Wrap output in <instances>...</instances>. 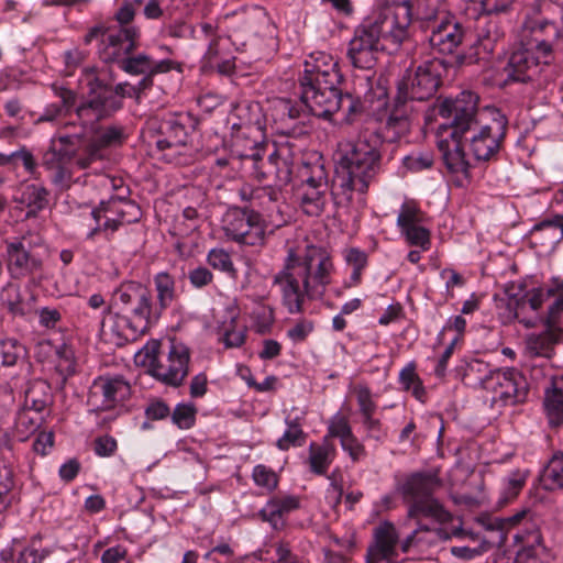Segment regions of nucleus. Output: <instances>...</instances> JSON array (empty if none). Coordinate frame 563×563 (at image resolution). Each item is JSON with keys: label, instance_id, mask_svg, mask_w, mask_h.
<instances>
[{"label": "nucleus", "instance_id": "1", "mask_svg": "<svg viewBox=\"0 0 563 563\" xmlns=\"http://www.w3.org/2000/svg\"><path fill=\"white\" fill-rule=\"evenodd\" d=\"M439 114L453 118L450 125L438 131V147L444 165L457 186L471 177V161L464 147L467 145L476 161L494 158L505 139L506 117L495 107H478V96L462 91L456 98H446L439 106Z\"/></svg>", "mask_w": 563, "mask_h": 563}, {"label": "nucleus", "instance_id": "2", "mask_svg": "<svg viewBox=\"0 0 563 563\" xmlns=\"http://www.w3.org/2000/svg\"><path fill=\"white\" fill-rule=\"evenodd\" d=\"M82 90L87 89V98L76 107V115L81 121L82 132L58 133L51 141V151L44 156V164L53 167L73 153L79 137H89L86 155L77 159L80 168H88L93 162L103 157L102 150L108 146L120 144L123 139V130L119 126H93V122L110 115L121 108V99L125 96L132 97L136 88L124 82L119 84L113 90L102 84L93 69H85L80 79Z\"/></svg>", "mask_w": 563, "mask_h": 563}, {"label": "nucleus", "instance_id": "3", "mask_svg": "<svg viewBox=\"0 0 563 563\" xmlns=\"http://www.w3.org/2000/svg\"><path fill=\"white\" fill-rule=\"evenodd\" d=\"M342 80L339 64L325 52H313L303 63V75L300 78V98L306 108L316 117L330 119L340 109L346 107L345 121L363 109L360 98L364 93L365 102L369 101V77L360 79L353 93L341 96L338 86Z\"/></svg>", "mask_w": 563, "mask_h": 563}, {"label": "nucleus", "instance_id": "4", "mask_svg": "<svg viewBox=\"0 0 563 563\" xmlns=\"http://www.w3.org/2000/svg\"><path fill=\"white\" fill-rule=\"evenodd\" d=\"M560 7H563V0H541L536 4L533 10L538 15H528L525 20L520 46L512 52L505 68L507 77L496 79V85L530 80L540 71L541 64L550 63L549 41L563 40V9H560L559 19L552 16Z\"/></svg>", "mask_w": 563, "mask_h": 563}, {"label": "nucleus", "instance_id": "5", "mask_svg": "<svg viewBox=\"0 0 563 563\" xmlns=\"http://www.w3.org/2000/svg\"><path fill=\"white\" fill-rule=\"evenodd\" d=\"M333 272L332 257L322 247L309 245L302 252L290 249L274 283L279 286L288 311L297 313L305 299H320L324 295Z\"/></svg>", "mask_w": 563, "mask_h": 563}, {"label": "nucleus", "instance_id": "6", "mask_svg": "<svg viewBox=\"0 0 563 563\" xmlns=\"http://www.w3.org/2000/svg\"><path fill=\"white\" fill-rule=\"evenodd\" d=\"M412 10L408 1L387 4L365 19L349 42L347 57L354 67L371 69L380 51L396 49L407 36Z\"/></svg>", "mask_w": 563, "mask_h": 563}, {"label": "nucleus", "instance_id": "7", "mask_svg": "<svg viewBox=\"0 0 563 563\" xmlns=\"http://www.w3.org/2000/svg\"><path fill=\"white\" fill-rule=\"evenodd\" d=\"M338 174L335 195L364 205V195L375 180L382 164V140L375 131H365L355 140L342 141L335 153Z\"/></svg>", "mask_w": 563, "mask_h": 563}, {"label": "nucleus", "instance_id": "8", "mask_svg": "<svg viewBox=\"0 0 563 563\" xmlns=\"http://www.w3.org/2000/svg\"><path fill=\"white\" fill-rule=\"evenodd\" d=\"M161 342L150 340L134 355V363L162 383L177 387L183 384L189 371L190 351L175 339L169 341L167 352L159 355Z\"/></svg>", "mask_w": 563, "mask_h": 563}, {"label": "nucleus", "instance_id": "9", "mask_svg": "<svg viewBox=\"0 0 563 563\" xmlns=\"http://www.w3.org/2000/svg\"><path fill=\"white\" fill-rule=\"evenodd\" d=\"M441 486L437 473H417L397 487L405 501L409 503V517L424 516L439 522H448L451 515L431 495Z\"/></svg>", "mask_w": 563, "mask_h": 563}, {"label": "nucleus", "instance_id": "10", "mask_svg": "<svg viewBox=\"0 0 563 563\" xmlns=\"http://www.w3.org/2000/svg\"><path fill=\"white\" fill-rule=\"evenodd\" d=\"M113 303L142 335L161 316V309L153 305L151 292L137 283L122 284L114 294Z\"/></svg>", "mask_w": 563, "mask_h": 563}, {"label": "nucleus", "instance_id": "11", "mask_svg": "<svg viewBox=\"0 0 563 563\" xmlns=\"http://www.w3.org/2000/svg\"><path fill=\"white\" fill-rule=\"evenodd\" d=\"M492 525L500 531L499 545L505 543L506 533L509 530L522 526L523 530L514 534V541L518 547L514 563H542L538 559L542 538L528 509H522L509 517L496 518Z\"/></svg>", "mask_w": 563, "mask_h": 563}, {"label": "nucleus", "instance_id": "12", "mask_svg": "<svg viewBox=\"0 0 563 563\" xmlns=\"http://www.w3.org/2000/svg\"><path fill=\"white\" fill-rule=\"evenodd\" d=\"M260 111L258 103L239 104L228 118L231 126L232 152L239 156H244L239 146L253 148L264 137Z\"/></svg>", "mask_w": 563, "mask_h": 563}, {"label": "nucleus", "instance_id": "13", "mask_svg": "<svg viewBox=\"0 0 563 563\" xmlns=\"http://www.w3.org/2000/svg\"><path fill=\"white\" fill-rule=\"evenodd\" d=\"M222 230L234 242L260 245L264 242L267 225L253 210L230 208L222 218Z\"/></svg>", "mask_w": 563, "mask_h": 563}, {"label": "nucleus", "instance_id": "14", "mask_svg": "<svg viewBox=\"0 0 563 563\" xmlns=\"http://www.w3.org/2000/svg\"><path fill=\"white\" fill-rule=\"evenodd\" d=\"M300 176V207L306 214L318 217L323 212L329 195L328 177L320 158L311 164L305 163Z\"/></svg>", "mask_w": 563, "mask_h": 563}, {"label": "nucleus", "instance_id": "15", "mask_svg": "<svg viewBox=\"0 0 563 563\" xmlns=\"http://www.w3.org/2000/svg\"><path fill=\"white\" fill-rule=\"evenodd\" d=\"M438 60L426 62L416 69H408L398 84L396 101L427 100L434 95L440 84Z\"/></svg>", "mask_w": 563, "mask_h": 563}, {"label": "nucleus", "instance_id": "16", "mask_svg": "<svg viewBox=\"0 0 563 563\" xmlns=\"http://www.w3.org/2000/svg\"><path fill=\"white\" fill-rule=\"evenodd\" d=\"M96 227L87 233L92 238L97 231L103 230L114 232L121 224L139 220L141 211L133 202L124 199L111 198L109 201H101L99 208L90 211Z\"/></svg>", "mask_w": 563, "mask_h": 563}, {"label": "nucleus", "instance_id": "17", "mask_svg": "<svg viewBox=\"0 0 563 563\" xmlns=\"http://www.w3.org/2000/svg\"><path fill=\"white\" fill-rule=\"evenodd\" d=\"M492 395V401L500 405H515L527 395L525 377L515 368L495 369L484 388Z\"/></svg>", "mask_w": 563, "mask_h": 563}, {"label": "nucleus", "instance_id": "18", "mask_svg": "<svg viewBox=\"0 0 563 563\" xmlns=\"http://www.w3.org/2000/svg\"><path fill=\"white\" fill-rule=\"evenodd\" d=\"M131 387L122 377H99L90 388L88 405L93 411L114 409L124 401Z\"/></svg>", "mask_w": 563, "mask_h": 563}, {"label": "nucleus", "instance_id": "19", "mask_svg": "<svg viewBox=\"0 0 563 563\" xmlns=\"http://www.w3.org/2000/svg\"><path fill=\"white\" fill-rule=\"evenodd\" d=\"M423 213L415 201H405L398 212L397 227L410 245L422 251L430 247V232L423 224Z\"/></svg>", "mask_w": 563, "mask_h": 563}, {"label": "nucleus", "instance_id": "20", "mask_svg": "<svg viewBox=\"0 0 563 563\" xmlns=\"http://www.w3.org/2000/svg\"><path fill=\"white\" fill-rule=\"evenodd\" d=\"M5 262L8 273L14 279L31 276L42 268V260L31 253L21 239L5 241Z\"/></svg>", "mask_w": 563, "mask_h": 563}, {"label": "nucleus", "instance_id": "21", "mask_svg": "<svg viewBox=\"0 0 563 563\" xmlns=\"http://www.w3.org/2000/svg\"><path fill=\"white\" fill-rule=\"evenodd\" d=\"M99 335L103 342L114 346H121L129 341L136 340L142 334L119 309H117V311H104Z\"/></svg>", "mask_w": 563, "mask_h": 563}, {"label": "nucleus", "instance_id": "22", "mask_svg": "<svg viewBox=\"0 0 563 563\" xmlns=\"http://www.w3.org/2000/svg\"><path fill=\"white\" fill-rule=\"evenodd\" d=\"M463 29L451 15L435 18L431 25L430 45L442 54H451L462 43Z\"/></svg>", "mask_w": 563, "mask_h": 563}, {"label": "nucleus", "instance_id": "23", "mask_svg": "<svg viewBox=\"0 0 563 563\" xmlns=\"http://www.w3.org/2000/svg\"><path fill=\"white\" fill-rule=\"evenodd\" d=\"M545 329L541 333H530L525 340V352L529 357L550 360L554 354L555 344L563 342V328L551 322V318H542Z\"/></svg>", "mask_w": 563, "mask_h": 563}, {"label": "nucleus", "instance_id": "24", "mask_svg": "<svg viewBox=\"0 0 563 563\" xmlns=\"http://www.w3.org/2000/svg\"><path fill=\"white\" fill-rule=\"evenodd\" d=\"M134 47L135 32L131 29H119L104 35L99 54L106 63L117 62L121 65Z\"/></svg>", "mask_w": 563, "mask_h": 563}, {"label": "nucleus", "instance_id": "25", "mask_svg": "<svg viewBox=\"0 0 563 563\" xmlns=\"http://www.w3.org/2000/svg\"><path fill=\"white\" fill-rule=\"evenodd\" d=\"M374 543L368 548L366 563H390L396 552L398 534L390 522L380 523L374 534Z\"/></svg>", "mask_w": 563, "mask_h": 563}, {"label": "nucleus", "instance_id": "26", "mask_svg": "<svg viewBox=\"0 0 563 563\" xmlns=\"http://www.w3.org/2000/svg\"><path fill=\"white\" fill-rule=\"evenodd\" d=\"M202 70L216 69L219 74L229 75L234 69L231 40L227 36L213 38L201 60Z\"/></svg>", "mask_w": 563, "mask_h": 563}, {"label": "nucleus", "instance_id": "27", "mask_svg": "<svg viewBox=\"0 0 563 563\" xmlns=\"http://www.w3.org/2000/svg\"><path fill=\"white\" fill-rule=\"evenodd\" d=\"M300 507V498L291 494H278L267 500L260 510L261 518L275 530L285 526V517Z\"/></svg>", "mask_w": 563, "mask_h": 563}, {"label": "nucleus", "instance_id": "28", "mask_svg": "<svg viewBox=\"0 0 563 563\" xmlns=\"http://www.w3.org/2000/svg\"><path fill=\"white\" fill-rule=\"evenodd\" d=\"M405 103H398L396 101L395 109L389 113L386 121L378 128L379 132L375 130L377 135L384 142H397L401 140L410 130V120L407 114V110L402 108ZM374 131V129H369Z\"/></svg>", "mask_w": 563, "mask_h": 563}, {"label": "nucleus", "instance_id": "29", "mask_svg": "<svg viewBox=\"0 0 563 563\" xmlns=\"http://www.w3.org/2000/svg\"><path fill=\"white\" fill-rule=\"evenodd\" d=\"M492 369L487 363L478 358H463L455 367V373L468 386L484 389L489 379Z\"/></svg>", "mask_w": 563, "mask_h": 563}, {"label": "nucleus", "instance_id": "30", "mask_svg": "<svg viewBox=\"0 0 563 563\" xmlns=\"http://www.w3.org/2000/svg\"><path fill=\"white\" fill-rule=\"evenodd\" d=\"M128 74L132 75H155L167 73L174 68L175 63L172 59L154 60L145 54H139L134 57H125L120 65Z\"/></svg>", "mask_w": 563, "mask_h": 563}, {"label": "nucleus", "instance_id": "31", "mask_svg": "<svg viewBox=\"0 0 563 563\" xmlns=\"http://www.w3.org/2000/svg\"><path fill=\"white\" fill-rule=\"evenodd\" d=\"M14 201L27 208L26 216L32 217L46 208L48 191L37 184H22L19 187V195L14 197Z\"/></svg>", "mask_w": 563, "mask_h": 563}, {"label": "nucleus", "instance_id": "32", "mask_svg": "<svg viewBox=\"0 0 563 563\" xmlns=\"http://www.w3.org/2000/svg\"><path fill=\"white\" fill-rule=\"evenodd\" d=\"M544 409L551 424L563 423V375L553 377L545 388Z\"/></svg>", "mask_w": 563, "mask_h": 563}, {"label": "nucleus", "instance_id": "33", "mask_svg": "<svg viewBox=\"0 0 563 563\" xmlns=\"http://www.w3.org/2000/svg\"><path fill=\"white\" fill-rule=\"evenodd\" d=\"M227 314V319L220 327L222 342L225 347H240L245 341V328L235 323L239 314L236 308H228Z\"/></svg>", "mask_w": 563, "mask_h": 563}, {"label": "nucleus", "instance_id": "34", "mask_svg": "<svg viewBox=\"0 0 563 563\" xmlns=\"http://www.w3.org/2000/svg\"><path fill=\"white\" fill-rule=\"evenodd\" d=\"M302 419V415L294 418H286L285 423L287 428L276 442V446L279 450L287 451L291 446H301L305 443L306 434L301 428Z\"/></svg>", "mask_w": 563, "mask_h": 563}, {"label": "nucleus", "instance_id": "35", "mask_svg": "<svg viewBox=\"0 0 563 563\" xmlns=\"http://www.w3.org/2000/svg\"><path fill=\"white\" fill-rule=\"evenodd\" d=\"M27 406L29 395H26L24 408L19 411L14 424V435L20 442L27 441L41 426V417H36Z\"/></svg>", "mask_w": 563, "mask_h": 563}, {"label": "nucleus", "instance_id": "36", "mask_svg": "<svg viewBox=\"0 0 563 563\" xmlns=\"http://www.w3.org/2000/svg\"><path fill=\"white\" fill-rule=\"evenodd\" d=\"M0 301L13 316H25L31 311V305L22 298L20 286L13 283L1 289Z\"/></svg>", "mask_w": 563, "mask_h": 563}, {"label": "nucleus", "instance_id": "37", "mask_svg": "<svg viewBox=\"0 0 563 563\" xmlns=\"http://www.w3.org/2000/svg\"><path fill=\"white\" fill-rule=\"evenodd\" d=\"M541 485L547 490L563 488V453H555L540 476Z\"/></svg>", "mask_w": 563, "mask_h": 563}, {"label": "nucleus", "instance_id": "38", "mask_svg": "<svg viewBox=\"0 0 563 563\" xmlns=\"http://www.w3.org/2000/svg\"><path fill=\"white\" fill-rule=\"evenodd\" d=\"M343 258L346 265L352 268V273L344 283V286L346 288L355 287L361 283L362 273L367 266V254L357 247H349L343 251Z\"/></svg>", "mask_w": 563, "mask_h": 563}, {"label": "nucleus", "instance_id": "39", "mask_svg": "<svg viewBox=\"0 0 563 563\" xmlns=\"http://www.w3.org/2000/svg\"><path fill=\"white\" fill-rule=\"evenodd\" d=\"M464 539H468V543L463 545H455L451 548V553L453 556L462 560H473L483 553L487 552L490 545V542L484 538L478 537L473 533H463Z\"/></svg>", "mask_w": 563, "mask_h": 563}, {"label": "nucleus", "instance_id": "40", "mask_svg": "<svg viewBox=\"0 0 563 563\" xmlns=\"http://www.w3.org/2000/svg\"><path fill=\"white\" fill-rule=\"evenodd\" d=\"M154 284L158 300V306L156 307L161 309L162 312L169 307L175 299V280L169 274L162 272L154 277Z\"/></svg>", "mask_w": 563, "mask_h": 563}, {"label": "nucleus", "instance_id": "41", "mask_svg": "<svg viewBox=\"0 0 563 563\" xmlns=\"http://www.w3.org/2000/svg\"><path fill=\"white\" fill-rule=\"evenodd\" d=\"M310 467L317 474H323L333 461L334 450L329 444H314L311 443L310 448Z\"/></svg>", "mask_w": 563, "mask_h": 563}, {"label": "nucleus", "instance_id": "42", "mask_svg": "<svg viewBox=\"0 0 563 563\" xmlns=\"http://www.w3.org/2000/svg\"><path fill=\"white\" fill-rule=\"evenodd\" d=\"M529 472L526 470H516L505 477L501 487L503 503H508L516 498L526 484Z\"/></svg>", "mask_w": 563, "mask_h": 563}, {"label": "nucleus", "instance_id": "43", "mask_svg": "<svg viewBox=\"0 0 563 563\" xmlns=\"http://www.w3.org/2000/svg\"><path fill=\"white\" fill-rule=\"evenodd\" d=\"M534 235L550 239V246L554 247L563 239V214L555 216L552 220L543 221L533 229Z\"/></svg>", "mask_w": 563, "mask_h": 563}, {"label": "nucleus", "instance_id": "44", "mask_svg": "<svg viewBox=\"0 0 563 563\" xmlns=\"http://www.w3.org/2000/svg\"><path fill=\"white\" fill-rule=\"evenodd\" d=\"M188 134L184 125L169 124L167 135L157 141V147L161 150L175 148L177 153H181V148L187 145Z\"/></svg>", "mask_w": 563, "mask_h": 563}, {"label": "nucleus", "instance_id": "45", "mask_svg": "<svg viewBox=\"0 0 563 563\" xmlns=\"http://www.w3.org/2000/svg\"><path fill=\"white\" fill-rule=\"evenodd\" d=\"M49 553L48 549L41 547L38 539L33 538L29 543L19 548L15 563H43Z\"/></svg>", "mask_w": 563, "mask_h": 563}, {"label": "nucleus", "instance_id": "46", "mask_svg": "<svg viewBox=\"0 0 563 563\" xmlns=\"http://www.w3.org/2000/svg\"><path fill=\"white\" fill-rule=\"evenodd\" d=\"M266 111L269 112L271 117L276 122H283L286 119H296L300 114V109L291 104V102L285 98H274L269 100Z\"/></svg>", "mask_w": 563, "mask_h": 563}, {"label": "nucleus", "instance_id": "47", "mask_svg": "<svg viewBox=\"0 0 563 563\" xmlns=\"http://www.w3.org/2000/svg\"><path fill=\"white\" fill-rule=\"evenodd\" d=\"M25 355V347L13 338L0 341V362L4 366H13Z\"/></svg>", "mask_w": 563, "mask_h": 563}, {"label": "nucleus", "instance_id": "48", "mask_svg": "<svg viewBox=\"0 0 563 563\" xmlns=\"http://www.w3.org/2000/svg\"><path fill=\"white\" fill-rule=\"evenodd\" d=\"M58 96L62 99L63 107L51 104L40 118L41 121H52L62 117L63 112H68L76 104V96L71 90L60 88Z\"/></svg>", "mask_w": 563, "mask_h": 563}, {"label": "nucleus", "instance_id": "49", "mask_svg": "<svg viewBox=\"0 0 563 563\" xmlns=\"http://www.w3.org/2000/svg\"><path fill=\"white\" fill-rule=\"evenodd\" d=\"M555 289L551 287V283L549 285H542L537 288H532L528 290L522 299V308L528 306L531 310L538 311L545 300H548L551 296H554Z\"/></svg>", "mask_w": 563, "mask_h": 563}, {"label": "nucleus", "instance_id": "50", "mask_svg": "<svg viewBox=\"0 0 563 563\" xmlns=\"http://www.w3.org/2000/svg\"><path fill=\"white\" fill-rule=\"evenodd\" d=\"M252 478L256 486L264 488L268 493L274 492L278 486L277 474L263 464L254 466Z\"/></svg>", "mask_w": 563, "mask_h": 563}, {"label": "nucleus", "instance_id": "51", "mask_svg": "<svg viewBox=\"0 0 563 563\" xmlns=\"http://www.w3.org/2000/svg\"><path fill=\"white\" fill-rule=\"evenodd\" d=\"M197 409L190 402L178 404L173 413V422L180 429H190L196 421Z\"/></svg>", "mask_w": 563, "mask_h": 563}, {"label": "nucleus", "instance_id": "52", "mask_svg": "<svg viewBox=\"0 0 563 563\" xmlns=\"http://www.w3.org/2000/svg\"><path fill=\"white\" fill-rule=\"evenodd\" d=\"M433 164V155L428 152H412L402 158V166L411 173L428 169Z\"/></svg>", "mask_w": 563, "mask_h": 563}, {"label": "nucleus", "instance_id": "53", "mask_svg": "<svg viewBox=\"0 0 563 563\" xmlns=\"http://www.w3.org/2000/svg\"><path fill=\"white\" fill-rule=\"evenodd\" d=\"M207 261L209 265L214 269L221 271L231 276H233L235 273L231 255L223 249L210 250L207 256Z\"/></svg>", "mask_w": 563, "mask_h": 563}, {"label": "nucleus", "instance_id": "54", "mask_svg": "<svg viewBox=\"0 0 563 563\" xmlns=\"http://www.w3.org/2000/svg\"><path fill=\"white\" fill-rule=\"evenodd\" d=\"M253 327L257 333L271 331L274 323V312L268 306H257L252 312Z\"/></svg>", "mask_w": 563, "mask_h": 563}, {"label": "nucleus", "instance_id": "55", "mask_svg": "<svg viewBox=\"0 0 563 563\" xmlns=\"http://www.w3.org/2000/svg\"><path fill=\"white\" fill-rule=\"evenodd\" d=\"M13 485L12 472L7 467L0 468V512L11 503Z\"/></svg>", "mask_w": 563, "mask_h": 563}, {"label": "nucleus", "instance_id": "56", "mask_svg": "<svg viewBox=\"0 0 563 563\" xmlns=\"http://www.w3.org/2000/svg\"><path fill=\"white\" fill-rule=\"evenodd\" d=\"M328 430L330 437L339 438L340 441L352 435V430L347 419L340 413H336L331 418Z\"/></svg>", "mask_w": 563, "mask_h": 563}, {"label": "nucleus", "instance_id": "57", "mask_svg": "<svg viewBox=\"0 0 563 563\" xmlns=\"http://www.w3.org/2000/svg\"><path fill=\"white\" fill-rule=\"evenodd\" d=\"M356 398L362 416L374 415L376 405L373 401L371 390L366 386H357Z\"/></svg>", "mask_w": 563, "mask_h": 563}, {"label": "nucleus", "instance_id": "58", "mask_svg": "<svg viewBox=\"0 0 563 563\" xmlns=\"http://www.w3.org/2000/svg\"><path fill=\"white\" fill-rule=\"evenodd\" d=\"M551 287H554V296L558 297L553 305L550 306L549 311L544 318H551V322H554L555 314L563 312V280L560 278H552Z\"/></svg>", "mask_w": 563, "mask_h": 563}, {"label": "nucleus", "instance_id": "59", "mask_svg": "<svg viewBox=\"0 0 563 563\" xmlns=\"http://www.w3.org/2000/svg\"><path fill=\"white\" fill-rule=\"evenodd\" d=\"M0 457L7 463L14 459V435L8 431L0 434Z\"/></svg>", "mask_w": 563, "mask_h": 563}, {"label": "nucleus", "instance_id": "60", "mask_svg": "<svg viewBox=\"0 0 563 563\" xmlns=\"http://www.w3.org/2000/svg\"><path fill=\"white\" fill-rule=\"evenodd\" d=\"M54 445V433L52 431L40 432L33 443L34 452L46 455Z\"/></svg>", "mask_w": 563, "mask_h": 563}, {"label": "nucleus", "instance_id": "61", "mask_svg": "<svg viewBox=\"0 0 563 563\" xmlns=\"http://www.w3.org/2000/svg\"><path fill=\"white\" fill-rule=\"evenodd\" d=\"M460 342V336H454L450 344L446 346V349L444 350L443 354L441 355V357L438 360V363L435 365V368H434V374L442 378L445 376L446 374V368H448V362L449 360L451 358L452 354H453V350H454V346Z\"/></svg>", "mask_w": 563, "mask_h": 563}, {"label": "nucleus", "instance_id": "62", "mask_svg": "<svg viewBox=\"0 0 563 563\" xmlns=\"http://www.w3.org/2000/svg\"><path fill=\"white\" fill-rule=\"evenodd\" d=\"M313 330V324L310 321H300L296 323L291 329L287 331L288 338L294 342L298 343L303 341Z\"/></svg>", "mask_w": 563, "mask_h": 563}, {"label": "nucleus", "instance_id": "63", "mask_svg": "<svg viewBox=\"0 0 563 563\" xmlns=\"http://www.w3.org/2000/svg\"><path fill=\"white\" fill-rule=\"evenodd\" d=\"M117 450V441L110 435H103L95 441V452L98 456H111Z\"/></svg>", "mask_w": 563, "mask_h": 563}, {"label": "nucleus", "instance_id": "64", "mask_svg": "<svg viewBox=\"0 0 563 563\" xmlns=\"http://www.w3.org/2000/svg\"><path fill=\"white\" fill-rule=\"evenodd\" d=\"M341 446L345 452L349 453L353 461H357L364 455L363 445L353 434L349 438L342 439Z\"/></svg>", "mask_w": 563, "mask_h": 563}]
</instances>
